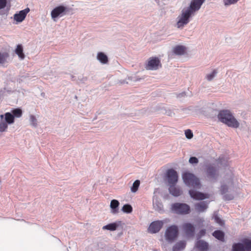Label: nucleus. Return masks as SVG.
Wrapping results in <instances>:
<instances>
[{"label": "nucleus", "mask_w": 251, "mask_h": 251, "mask_svg": "<svg viewBox=\"0 0 251 251\" xmlns=\"http://www.w3.org/2000/svg\"><path fill=\"white\" fill-rule=\"evenodd\" d=\"M122 210L126 213H130L132 211V207L129 204H126L124 205L122 208Z\"/></svg>", "instance_id": "31"}, {"label": "nucleus", "mask_w": 251, "mask_h": 251, "mask_svg": "<svg viewBox=\"0 0 251 251\" xmlns=\"http://www.w3.org/2000/svg\"><path fill=\"white\" fill-rule=\"evenodd\" d=\"M186 245V242L184 240H181L176 243L172 248L173 251H182L183 250Z\"/></svg>", "instance_id": "20"}, {"label": "nucleus", "mask_w": 251, "mask_h": 251, "mask_svg": "<svg viewBox=\"0 0 251 251\" xmlns=\"http://www.w3.org/2000/svg\"><path fill=\"white\" fill-rule=\"evenodd\" d=\"M186 137L189 139H191L193 136V134L190 129H187L185 131Z\"/></svg>", "instance_id": "36"}, {"label": "nucleus", "mask_w": 251, "mask_h": 251, "mask_svg": "<svg viewBox=\"0 0 251 251\" xmlns=\"http://www.w3.org/2000/svg\"><path fill=\"white\" fill-rule=\"evenodd\" d=\"M189 162L191 164H197L199 162L198 159L196 157H191L189 158Z\"/></svg>", "instance_id": "37"}, {"label": "nucleus", "mask_w": 251, "mask_h": 251, "mask_svg": "<svg viewBox=\"0 0 251 251\" xmlns=\"http://www.w3.org/2000/svg\"><path fill=\"white\" fill-rule=\"evenodd\" d=\"M219 160V161H221L222 160V158L221 157H220Z\"/></svg>", "instance_id": "45"}, {"label": "nucleus", "mask_w": 251, "mask_h": 251, "mask_svg": "<svg viewBox=\"0 0 251 251\" xmlns=\"http://www.w3.org/2000/svg\"><path fill=\"white\" fill-rule=\"evenodd\" d=\"M189 193L191 197L196 200H203L205 199L208 198L207 194L197 191L195 190H190L189 191Z\"/></svg>", "instance_id": "16"}, {"label": "nucleus", "mask_w": 251, "mask_h": 251, "mask_svg": "<svg viewBox=\"0 0 251 251\" xmlns=\"http://www.w3.org/2000/svg\"><path fill=\"white\" fill-rule=\"evenodd\" d=\"M155 1H156V2H158V1H159V0H155Z\"/></svg>", "instance_id": "46"}, {"label": "nucleus", "mask_w": 251, "mask_h": 251, "mask_svg": "<svg viewBox=\"0 0 251 251\" xmlns=\"http://www.w3.org/2000/svg\"><path fill=\"white\" fill-rule=\"evenodd\" d=\"M7 4L6 0H0V9L5 7Z\"/></svg>", "instance_id": "38"}, {"label": "nucleus", "mask_w": 251, "mask_h": 251, "mask_svg": "<svg viewBox=\"0 0 251 251\" xmlns=\"http://www.w3.org/2000/svg\"><path fill=\"white\" fill-rule=\"evenodd\" d=\"M119 202L118 201L116 200H113L111 201L110 202V208L111 209L112 213L115 214L118 212L119 211Z\"/></svg>", "instance_id": "24"}, {"label": "nucleus", "mask_w": 251, "mask_h": 251, "mask_svg": "<svg viewBox=\"0 0 251 251\" xmlns=\"http://www.w3.org/2000/svg\"><path fill=\"white\" fill-rule=\"evenodd\" d=\"M0 119H1L0 121L4 120V119H5V114H4L0 115Z\"/></svg>", "instance_id": "42"}, {"label": "nucleus", "mask_w": 251, "mask_h": 251, "mask_svg": "<svg viewBox=\"0 0 251 251\" xmlns=\"http://www.w3.org/2000/svg\"><path fill=\"white\" fill-rule=\"evenodd\" d=\"M240 0H223V2L225 6L227 7L231 5L236 4Z\"/></svg>", "instance_id": "32"}, {"label": "nucleus", "mask_w": 251, "mask_h": 251, "mask_svg": "<svg viewBox=\"0 0 251 251\" xmlns=\"http://www.w3.org/2000/svg\"><path fill=\"white\" fill-rule=\"evenodd\" d=\"M168 185H176L178 181V174L176 171L173 169H168L166 174Z\"/></svg>", "instance_id": "11"}, {"label": "nucleus", "mask_w": 251, "mask_h": 251, "mask_svg": "<svg viewBox=\"0 0 251 251\" xmlns=\"http://www.w3.org/2000/svg\"><path fill=\"white\" fill-rule=\"evenodd\" d=\"M219 120L233 128H237L240 126V123L235 118L233 113L229 110H222L219 111L218 115Z\"/></svg>", "instance_id": "2"}, {"label": "nucleus", "mask_w": 251, "mask_h": 251, "mask_svg": "<svg viewBox=\"0 0 251 251\" xmlns=\"http://www.w3.org/2000/svg\"><path fill=\"white\" fill-rule=\"evenodd\" d=\"M164 224L163 221H155L152 222L149 226L148 230L151 233H156L158 232L162 227Z\"/></svg>", "instance_id": "14"}, {"label": "nucleus", "mask_w": 251, "mask_h": 251, "mask_svg": "<svg viewBox=\"0 0 251 251\" xmlns=\"http://www.w3.org/2000/svg\"><path fill=\"white\" fill-rule=\"evenodd\" d=\"M206 231L205 229H201L199 232V235L200 236H202L205 235Z\"/></svg>", "instance_id": "40"}, {"label": "nucleus", "mask_w": 251, "mask_h": 251, "mask_svg": "<svg viewBox=\"0 0 251 251\" xmlns=\"http://www.w3.org/2000/svg\"><path fill=\"white\" fill-rule=\"evenodd\" d=\"M178 235V228L176 225L169 226L166 230L165 237L166 240L169 242H174Z\"/></svg>", "instance_id": "8"}, {"label": "nucleus", "mask_w": 251, "mask_h": 251, "mask_svg": "<svg viewBox=\"0 0 251 251\" xmlns=\"http://www.w3.org/2000/svg\"><path fill=\"white\" fill-rule=\"evenodd\" d=\"M120 82L121 84H125V83H128L127 81H126V80H120Z\"/></svg>", "instance_id": "41"}, {"label": "nucleus", "mask_w": 251, "mask_h": 251, "mask_svg": "<svg viewBox=\"0 0 251 251\" xmlns=\"http://www.w3.org/2000/svg\"><path fill=\"white\" fill-rule=\"evenodd\" d=\"M29 122L31 125L34 127H36L37 126V120L35 116L30 115L29 116Z\"/></svg>", "instance_id": "34"}, {"label": "nucleus", "mask_w": 251, "mask_h": 251, "mask_svg": "<svg viewBox=\"0 0 251 251\" xmlns=\"http://www.w3.org/2000/svg\"><path fill=\"white\" fill-rule=\"evenodd\" d=\"M196 247L201 251H205L208 249V244L203 240L198 241L195 245Z\"/></svg>", "instance_id": "21"}, {"label": "nucleus", "mask_w": 251, "mask_h": 251, "mask_svg": "<svg viewBox=\"0 0 251 251\" xmlns=\"http://www.w3.org/2000/svg\"><path fill=\"white\" fill-rule=\"evenodd\" d=\"M182 179L184 183L189 187L200 188L201 184L200 179L193 174L185 172L182 174Z\"/></svg>", "instance_id": "5"}, {"label": "nucleus", "mask_w": 251, "mask_h": 251, "mask_svg": "<svg viewBox=\"0 0 251 251\" xmlns=\"http://www.w3.org/2000/svg\"><path fill=\"white\" fill-rule=\"evenodd\" d=\"M205 173L208 179L216 181L219 176V167L215 164H208L205 166Z\"/></svg>", "instance_id": "6"}, {"label": "nucleus", "mask_w": 251, "mask_h": 251, "mask_svg": "<svg viewBox=\"0 0 251 251\" xmlns=\"http://www.w3.org/2000/svg\"><path fill=\"white\" fill-rule=\"evenodd\" d=\"M161 63L158 57H154L150 58L149 59L146 68L149 70H156L159 67H161Z\"/></svg>", "instance_id": "12"}, {"label": "nucleus", "mask_w": 251, "mask_h": 251, "mask_svg": "<svg viewBox=\"0 0 251 251\" xmlns=\"http://www.w3.org/2000/svg\"><path fill=\"white\" fill-rule=\"evenodd\" d=\"M97 59L103 64H105L108 62L107 56L102 52H99L97 55Z\"/></svg>", "instance_id": "23"}, {"label": "nucleus", "mask_w": 251, "mask_h": 251, "mask_svg": "<svg viewBox=\"0 0 251 251\" xmlns=\"http://www.w3.org/2000/svg\"><path fill=\"white\" fill-rule=\"evenodd\" d=\"M169 188V191L170 193L175 197H178L181 194L180 189L175 187V185H170Z\"/></svg>", "instance_id": "26"}, {"label": "nucleus", "mask_w": 251, "mask_h": 251, "mask_svg": "<svg viewBox=\"0 0 251 251\" xmlns=\"http://www.w3.org/2000/svg\"><path fill=\"white\" fill-rule=\"evenodd\" d=\"M9 54L5 51H0V65L4 66L8 62Z\"/></svg>", "instance_id": "25"}, {"label": "nucleus", "mask_w": 251, "mask_h": 251, "mask_svg": "<svg viewBox=\"0 0 251 251\" xmlns=\"http://www.w3.org/2000/svg\"><path fill=\"white\" fill-rule=\"evenodd\" d=\"M29 11L30 9L28 7L20 11L19 13H16L14 15V20L18 23L23 22L27 14Z\"/></svg>", "instance_id": "15"}, {"label": "nucleus", "mask_w": 251, "mask_h": 251, "mask_svg": "<svg viewBox=\"0 0 251 251\" xmlns=\"http://www.w3.org/2000/svg\"><path fill=\"white\" fill-rule=\"evenodd\" d=\"M118 225L116 223H113L105 225L102 227L103 229H106L110 231H114L116 230Z\"/></svg>", "instance_id": "28"}, {"label": "nucleus", "mask_w": 251, "mask_h": 251, "mask_svg": "<svg viewBox=\"0 0 251 251\" xmlns=\"http://www.w3.org/2000/svg\"><path fill=\"white\" fill-rule=\"evenodd\" d=\"M217 74L216 70H214L210 74L206 75V78L208 81H211L216 76Z\"/></svg>", "instance_id": "33"}, {"label": "nucleus", "mask_w": 251, "mask_h": 251, "mask_svg": "<svg viewBox=\"0 0 251 251\" xmlns=\"http://www.w3.org/2000/svg\"><path fill=\"white\" fill-rule=\"evenodd\" d=\"M14 116L10 112L5 113L4 120L0 121V132H3L6 130L8 125H12L14 123Z\"/></svg>", "instance_id": "10"}, {"label": "nucleus", "mask_w": 251, "mask_h": 251, "mask_svg": "<svg viewBox=\"0 0 251 251\" xmlns=\"http://www.w3.org/2000/svg\"><path fill=\"white\" fill-rule=\"evenodd\" d=\"M173 52L177 55H182L186 51V48L183 45H177L173 48Z\"/></svg>", "instance_id": "19"}, {"label": "nucleus", "mask_w": 251, "mask_h": 251, "mask_svg": "<svg viewBox=\"0 0 251 251\" xmlns=\"http://www.w3.org/2000/svg\"><path fill=\"white\" fill-rule=\"evenodd\" d=\"M15 53L18 55L19 58L21 60H23L25 55L23 52V46L21 45H18L15 50Z\"/></svg>", "instance_id": "27"}, {"label": "nucleus", "mask_w": 251, "mask_h": 251, "mask_svg": "<svg viewBox=\"0 0 251 251\" xmlns=\"http://www.w3.org/2000/svg\"><path fill=\"white\" fill-rule=\"evenodd\" d=\"M83 79H84V81H85V80H86V79H87V78H86V77H85V78H83Z\"/></svg>", "instance_id": "44"}, {"label": "nucleus", "mask_w": 251, "mask_h": 251, "mask_svg": "<svg viewBox=\"0 0 251 251\" xmlns=\"http://www.w3.org/2000/svg\"><path fill=\"white\" fill-rule=\"evenodd\" d=\"M128 80L133 81H137L140 80V79L137 78L136 77H132V76H129L127 78Z\"/></svg>", "instance_id": "39"}, {"label": "nucleus", "mask_w": 251, "mask_h": 251, "mask_svg": "<svg viewBox=\"0 0 251 251\" xmlns=\"http://www.w3.org/2000/svg\"><path fill=\"white\" fill-rule=\"evenodd\" d=\"M182 229L187 237H193L195 233V227L193 225L189 223H184Z\"/></svg>", "instance_id": "13"}, {"label": "nucleus", "mask_w": 251, "mask_h": 251, "mask_svg": "<svg viewBox=\"0 0 251 251\" xmlns=\"http://www.w3.org/2000/svg\"><path fill=\"white\" fill-rule=\"evenodd\" d=\"M153 207L155 211H157L160 213H162L164 212L163 205L161 201L157 198L153 197Z\"/></svg>", "instance_id": "17"}, {"label": "nucleus", "mask_w": 251, "mask_h": 251, "mask_svg": "<svg viewBox=\"0 0 251 251\" xmlns=\"http://www.w3.org/2000/svg\"><path fill=\"white\" fill-rule=\"evenodd\" d=\"M171 210L174 213L177 214H187L190 212V206L186 204L183 203H174L171 205Z\"/></svg>", "instance_id": "7"}, {"label": "nucleus", "mask_w": 251, "mask_h": 251, "mask_svg": "<svg viewBox=\"0 0 251 251\" xmlns=\"http://www.w3.org/2000/svg\"><path fill=\"white\" fill-rule=\"evenodd\" d=\"M212 235L221 242L225 241V233L220 230H216L212 233Z\"/></svg>", "instance_id": "22"}, {"label": "nucleus", "mask_w": 251, "mask_h": 251, "mask_svg": "<svg viewBox=\"0 0 251 251\" xmlns=\"http://www.w3.org/2000/svg\"><path fill=\"white\" fill-rule=\"evenodd\" d=\"M228 186L226 184H222L220 188L221 195H223V199L226 201L232 200L234 195L232 192L233 190V181L232 175L230 176L228 182Z\"/></svg>", "instance_id": "3"}, {"label": "nucleus", "mask_w": 251, "mask_h": 251, "mask_svg": "<svg viewBox=\"0 0 251 251\" xmlns=\"http://www.w3.org/2000/svg\"><path fill=\"white\" fill-rule=\"evenodd\" d=\"M209 202L206 201H201L195 204V208L196 210L199 213H201L205 211L208 208Z\"/></svg>", "instance_id": "18"}, {"label": "nucleus", "mask_w": 251, "mask_h": 251, "mask_svg": "<svg viewBox=\"0 0 251 251\" xmlns=\"http://www.w3.org/2000/svg\"><path fill=\"white\" fill-rule=\"evenodd\" d=\"M205 0H191L188 6L184 8L177 17L175 27L179 29H182L190 22L201 8Z\"/></svg>", "instance_id": "1"}, {"label": "nucleus", "mask_w": 251, "mask_h": 251, "mask_svg": "<svg viewBox=\"0 0 251 251\" xmlns=\"http://www.w3.org/2000/svg\"><path fill=\"white\" fill-rule=\"evenodd\" d=\"M185 95V93L184 92H183L182 93H180L178 95V97H183Z\"/></svg>", "instance_id": "43"}, {"label": "nucleus", "mask_w": 251, "mask_h": 251, "mask_svg": "<svg viewBox=\"0 0 251 251\" xmlns=\"http://www.w3.org/2000/svg\"><path fill=\"white\" fill-rule=\"evenodd\" d=\"M11 113L14 116V119L15 118H20L22 115V111L19 108H16L12 110Z\"/></svg>", "instance_id": "29"}, {"label": "nucleus", "mask_w": 251, "mask_h": 251, "mask_svg": "<svg viewBox=\"0 0 251 251\" xmlns=\"http://www.w3.org/2000/svg\"><path fill=\"white\" fill-rule=\"evenodd\" d=\"M71 8L68 6L59 5L51 10L50 16L53 21L56 22L59 18L69 14Z\"/></svg>", "instance_id": "4"}, {"label": "nucleus", "mask_w": 251, "mask_h": 251, "mask_svg": "<svg viewBox=\"0 0 251 251\" xmlns=\"http://www.w3.org/2000/svg\"><path fill=\"white\" fill-rule=\"evenodd\" d=\"M215 222L219 224L221 226H223L225 225L224 221L220 218L217 215L215 214L213 216Z\"/></svg>", "instance_id": "35"}, {"label": "nucleus", "mask_w": 251, "mask_h": 251, "mask_svg": "<svg viewBox=\"0 0 251 251\" xmlns=\"http://www.w3.org/2000/svg\"><path fill=\"white\" fill-rule=\"evenodd\" d=\"M140 184V180H136L133 183L132 186L131 187V191L133 193H135L138 189Z\"/></svg>", "instance_id": "30"}, {"label": "nucleus", "mask_w": 251, "mask_h": 251, "mask_svg": "<svg viewBox=\"0 0 251 251\" xmlns=\"http://www.w3.org/2000/svg\"><path fill=\"white\" fill-rule=\"evenodd\" d=\"M232 251H251V240L245 239L243 243H234L232 245Z\"/></svg>", "instance_id": "9"}]
</instances>
